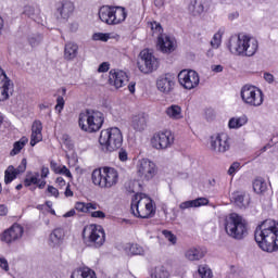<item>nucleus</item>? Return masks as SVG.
I'll return each mask as SVG.
<instances>
[{
    "label": "nucleus",
    "instance_id": "nucleus-1",
    "mask_svg": "<svg viewBox=\"0 0 278 278\" xmlns=\"http://www.w3.org/2000/svg\"><path fill=\"white\" fill-rule=\"evenodd\" d=\"M254 239L265 253L278 251V222L275 219L263 220L254 231Z\"/></svg>",
    "mask_w": 278,
    "mask_h": 278
},
{
    "label": "nucleus",
    "instance_id": "nucleus-2",
    "mask_svg": "<svg viewBox=\"0 0 278 278\" xmlns=\"http://www.w3.org/2000/svg\"><path fill=\"white\" fill-rule=\"evenodd\" d=\"M227 48L232 55L253 58L257 53V49H260V42L249 35H233L229 38Z\"/></svg>",
    "mask_w": 278,
    "mask_h": 278
},
{
    "label": "nucleus",
    "instance_id": "nucleus-3",
    "mask_svg": "<svg viewBox=\"0 0 278 278\" xmlns=\"http://www.w3.org/2000/svg\"><path fill=\"white\" fill-rule=\"evenodd\" d=\"M105 123L103 113L97 110H85L78 115V127L86 134H97Z\"/></svg>",
    "mask_w": 278,
    "mask_h": 278
},
{
    "label": "nucleus",
    "instance_id": "nucleus-4",
    "mask_svg": "<svg viewBox=\"0 0 278 278\" xmlns=\"http://www.w3.org/2000/svg\"><path fill=\"white\" fill-rule=\"evenodd\" d=\"M224 226L227 236L233 240H243L249 233L247 219H243L242 216L237 213H231L226 217Z\"/></svg>",
    "mask_w": 278,
    "mask_h": 278
},
{
    "label": "nucleus",
    "instance_id": "nucleus-5",
    "mask_svg": "<svg viewBox=\"0 0 278 278\" xmlns=\"http://www.w3.org/2000/svg\"><path fill=\"white\" fill-rule=\"evenodd\" d=\"M130 210L137 218H151L155 214V203L144 193L132 197Z\"/></svg>",
    "mask_w": 278,
    "mask_h": 278
},
{
    "label": "nucleus",
    "instance_id": "nucleus-6",
    "mask_svg": "<svg viewBox=\"0 0 278 278\" xmlns=\"http://www.w3.org/2000/svg\"><path fill=\"white\" fill-rule=\"evenodd\" d=\"M99 143L102 151L112 153L117 151L123 147V132L118 127H111L104 130H101Z\"/></svg>",
    "mask_w": 278,
    "mask_h": 278
},
{
    "label": "nucleus",
    "instance_id": "nucleus-7",
    "mask_svg": "<svg viewBox=\"0 0 278 278\" xmlns=\"http://www.w3.org/2000/svg\"><path fill=\"white\" fill-rule=\"evenodd\" d=\"M91 180L93 186H98V188H114L118 184V170L114 167L94 169L91 174Z\"/></svg>",
    "mask_w": 278,
    "mask_h": 278
},
{
    "label": "nucleus",
    "instance_id": "nucleus-8",
    "mask_svg": "<svg viewBox=\"0 0 278 278\" xmlns=\"http://www.w3.org/2000/svg\"><path fill=\"white\" fill-rule=\"evenodd\" d=\"M83 240L91 249H101L105 244V230L103 226L91 224L84 228Z\"/></svg>",
    "mask_w": 278,
    "mask_h": 278
},
{
    "label": "nucleus",
    "instance_id": "nucleus-9",
    "mask_svg": "<svg viewBox=\"0 0 278 278\" xmlns=\"http://www.w3.org/2000/svg\"><path fill=\"white\" fill-rule=\"evenodd\" d=\"M99 18L106 25H121L127 18V10L123 7H102L99 11Z\"/></svg>",
    "mask_w": 278,
    "mask_h": 278
},
{
    "label": "nucleus",
    "instance_id": "nucleus-10",
    "mask_svg": "<svg viewBox=\"0 0 278 278\" xmlns=\"http://www.w3.org/2000/svg\"><path fill=\"white\" fill-rule=\"evenodd\" d=\"M240 97L248 108H262L264 105V91L257 86L244 85L240 90Z\"/></svg>",
    "mask_w": 278,
    "mask_h": 278
},
{
    "label": "nucleus",
    "instance_id": "nucleus-11",
    "mask_svg": "<svg viewBox=\"0 0 278 278\" xmlns=\"http://www.w3.org/2000/svg\"><path fill=\"white\" fill-rule=\"evenodd\" d=\"M150 144L156 151H168L175 144V134L170 129L159 130L152 135Z\"/></svg>",
    "mask_w": 278,
    "mask_h": 278
},
{
    "label": "nucleus",
    "instance_id": "nucleus-12",
    "mask_svg": "<svg viewBox=\"0 0 278 278\" xmlns=\"http://www.w3.org/2000/svg\"><path fill=\"white\" fill-rule=\"evenodd\" d=\"M210 149L217 155H223L231 149V137L227 132H216L210 137Z\"/></svg>",
    "mask_w": 278,
    "mask_h": 278
},
{
    "label": "nucleus",
    "instance_id": "nucleus-13",
    "mask_svg": "<svg viewBox=\"0 0 278 278\" xmlns=\"http://www.w3.org/2000/svg\"><path fill=\"white\" fill-rule=\"evenodd\" d=\"M137 66L140 73L149 75V73L157 71V68L160 67V60L155 58L153 52L146 49L140 52L137 61Z\"/></svg>",
    "mask_w": 278,
    "mask_h": 278
},
{
    "label": "nucleus",
    "instance_id": "nucleus-14",
    "mask_svg": "<svg viewBox=\"0 0 278 278\" xmlns=\"http://www.w3.org/2000/svg\"><path fill=\"white\" fill-rule=\"evenodd\" d=\"M136 170L141 181H151L157 175V165L149 159H140L136 164Z\"/></svg>",
    "mask_w": 278,
    "mask_h": 278
},
{
    "label": "nucleus",
    "instance_id": "nucleus-15",
    "mask_svg": "<svg viewBox=\"0 0 278 278\" xmlns=\"http://www.w3.org/2000/svg\"><path fill=\"white\" fill-rule=\"evenodd\" d=\"M178 83L185 90H194L201 84V76L194 70H182L178 74Z\"/></svg>",
    "mask_w": 278,
    "mask_h": 278
},
{
    "label": "nucleus",
    "instance_id": "nucleus-16",
    "mask_svg": "<svg viewBox=\"0 0 278 278\" xmlns=\"http://www.w3.org/2000/svg\"><path fill=\"white\" fill-rule=\"evenodd\" d=\"M14 94V83L0 67V101H8Z\"/></svg>",
    "mask_w": 278,
    "mask_h": 278
},
{
    "label": "nucleus",
    "instance_id": "nucleus-17",
    "mask_svg": "<svg viewBox=\"0 0 278 278\" xmlns=\"http://www.w3.org/2000/svg\"><path fill=\"white\" fill-rule=\"evenodd\" d=\"M23 226L21 224H13L9 229L4 230L1 235V241L5 244H13L23 238L24 233Z\"/></svg>",
    "mask_w": 278,
    "mask_h": 278
},
{
    "label": "nucleus",
    "instance_id": "nucleus-18",
    "mask_svg": "<svg viewBox=\"0 0 278 278\" xmlns=\"http://www.w3.org/2000/svg\"><path fill=\"white\" fill-rule=\"evenodd\" d=\"M156 88L163 94H170V91L175 90V76L173 74L161 75L156 79Z\"/></svg>",
    "mask_w": 278,
    "mask_h": 278
},
{
    "label": "nucleus",
    "instance_id": "nucleus-19",
    "mask_svg": "<svg viewBox=\"0 0 278 278\" xmlns=\"http://www.w3.org/2000/svg\"><path fill=\"white\" fill-rule=\"evenodd\" d=\"M129 81V76L127 73L121 70H111L109 74V84L114 86L118 90V88H123V86L127 85Z\"/></svg>",
    "mask_w": 278,
    "mask_h": 278
},
{
    "label": "nucleus",
    "instance_id": "nucleus-20",
    "mask_svg": "<svg viewBox=\"0 0 278 278\" xmlns=\"http://www.w3.org/2000/svg\"><path fill=\"white\" fill-rule=\"evenodd\" d=\"M157 47L162 53H173L177 49L175 37L163 34L157 37Z\"/></svg>",
    "mask_w": 278,
    "mask_h": 278
},
{
    "label": "nucleus",
    "instance_id": "nucleus-21",
    "mask_svg": "<svg viewBox=\"0 0 278 278\" xmlns=\"http://www.w3.org/2000/svg\"><path fill=\"white\" fill-rule=\"evenodd\" d=\"M210 8L208 0H191L189 4V11L193 16H201L203 12H207Z\"/></svg>",
    "mask_w": 278,
    "mask_h": 278
},
{
    "label": "nucleus",
    "instance_id": "nucleus-22",
    "mask_svg": "<svg viewBox=\"0 0 278 278\" xmlns=\"http://www.w3.org/2000/svg\"><path fill=\"white\" fill-rule=\"evenodd\" d=\"M149 117L144 113L134 115L130 121V126L135 131L142 132L147 129Z\"/></svg>",
    "mask_w": 278,
    "mask_h": 278
},
{
    "label": "nucleus",
    "instance_id": "nucleus-23",
    "mask_svg": "<svg viewBox=\"0 0 278 278\" xmlns=\"http://www.w3.org/2000/svg\"><path fill=\"white\" fill-rule=\"evenodd\" d=\"M206 253L207 251L201 247H191L185 251V257L189 262H199L205 257Z\"/></svg>",
    "mask_w": 278,
    "mask_h": 278
},
{
    "label": "nucleus",
    "instance_id": "nucleus-24",
    "mask_svg": "<svg viewBox=\"0 0 278 278\" xmlns=\"http://www.w3.org/2000/svg\"><path fill=\"white\" fill-rule=\"evenodd\" d=\"M38 142H42V122L35 121L31 126L30 147H36Z\"/></svg>",
    "mask_w": 278,
    "mask_h": 278
},
{
    "label": "nucleus",
    "instance_id": "nucleus-25",
    "mask_svg": "<svg viewBox=\"0 0 278 278\" xmlns=\"http://www.w3.org/2000/svg\"><path fill=\"white\" fill-rule=\"evenodd\" d=\"M79 53V46L73 41H68L64 47V60L67 62H73Z\"/></svg>",
    "mask_w": 278,
    "mask_h": 278
},
{
    "label": "nucleus",
    "instance_id": "nucleus-26",
    "mask_svg": "<svg viewBox=\"0 0 278 278\" xmlns=\"http://www.w3.org/2000/svg\"><path fill=\"white\" fill-rule=\"evenodd\" d=\"M165 114L169 121H181L184 118V110L179 104H172L167 106Z\"/></svg>",
    "mask_w": 278,
    "mask_h": 278
},
{
    "label": "nucleus",
    "instance_id": "nucleus-27",
    "mask_svg": "<svg viewBox=\"0 0 278 278\" xmlns=\"http://www.w3.org/2000/svg\"><path fill=\"white\" fill-rule=\"evenodd\" d=\"M64 229L62 228H55L49 237V244L50 247H60L62 242H64Z\"/></svg>",
    "mask_w": 278,
    "mask_h": 278
},
{
    "label": "nucleus",
    "instance_id": "nucleus-28",
    "mask_svg": "<svg viewBox=\"0 0 278 278\" xmlns=\"http://www.w3.org/2000/svg\"><path fill=\"white\" fill-rule=\"evenodd\" d=\"M207 203H210L207 198H198L195 200L181 202L179 207L180 210H190V207H203V205H207Z\"/></svg>",
    "mask_w": 278,
    "mask_h": 278
},
{
    "label": "nucleus",
    "instance_id": "nucleus-29",
    "mask_svg": "<svg viewBox=\"0 0 278 278\" xmlns=\"http://www.w3.org/2000/svg\"><path fill=\"white\" fill-rule=\"evenodd\" d=\"M58 12L62 18H68L75 12V4L68 0H64L61 2V7L58 8Z\"/></svg>",
    "mask_w": 278,
    "mask_h": 278
},
{
    "label": "nucleus",
    "instance_id": "nucleus-30",
    "mask_svg": "<svg viewBox=\"0 0 278 278\" xmlns=\"http://www.w3.org/2000/svg\"><path fill=\"white\" fill-rule=\"evenodd\" d=\"M249 123V116L241 115V116H233L228 121V128L230 129H241Z\"/></svg>",
    "mask_w": 278,
    "mask_h": 278
},
{
    "label": "nucleus",
    "instance_id": "nucleus-31",
    "mask_svg": "<svg viewBox=\"0 0 278 278\" xmlns=\"http://www.w3.org/2000/svg\"><path fill=\"white\" fill-rule=\"evenodd\" d=\"M71 278H97V274L94 273V270L85 267L74 270Z\"/></svg>",
    "mask_w": 278,
    "mask_h": 278
},
{
    "label": "nucleus",
    "instance_id": "nucleus-32",
    "mask_svg": "<svg viewBox=\"0 0 278 278\" xmlns=\"http://www.w3.org/2000/svg\"><path fill=\"white\" fill-rule=\"evenodd\" d=\"M75 210H77V212L88 214V212H92V210H99V204L96 202H77L75 204Z\"/></svg>",
    "mask_w": 278,
    "mask_h": 278
},
{
    "label": "nucleus",
    "instance_id": "nucleus-33",
    "mask_svg": "<svg viewBox=\"0 0 278 278\" xmlns=\"http://www.w3.org/2000/svg\"><path fill=\"white\" fill-rule=\"evenodd\" d=\"M232 199L238 207H247L249 205V197L240 191L232 193Z\"/></svg>",
    "mask_w": 278,
    "mask_h": 278
},
{
    "label": "nucleus",
    "instance_id": "nucleus-34",
    "mask_svg": "<svg viewBox=\"0 0 278 278\" xmlns=\"http://www.w3.org/2000/svg\"><path fill=\"white\" fill-rule=\"evenodd\" d=\"M125 252L127 255H144V248L138 243L127 244Z\"/></svg>",
    "mask_w": 278,
    "mask_h": 278
},
{
    "label": "nucleus",
    "instance_id": "nucleus-35",
    "mask_svg": "<svg viewBox=\"0 0 278 278\" xmlns=\"http://www.w3.org/2000/svg\"><path fill=\"white\" fill-rule=\"evenodd\" d=\"M253 190L256 192V194H264V192L268 190V185L263 178H256L253 181Z\"/></svg>",
    "mask_w": 278,
    "mask_h": 278
},
{
    "label": "nucleus",
    "instance_id": "nucleus-36",
    "mask_svg": "<svg viewBox=\"0 0 278 278\" xmlns=\"http://www.w3.org/2000/svg\"><path fill=\"white\" fill-rule=\"evenodd\" d=\"M27 142H29V139H27V137H22L18 141H16L13 144V149L11 150L10 155H18V153L23 151Z\"/></svg>",
    "mask_w": 278,
    "mask_h": 278
},
{
    "label": "nucleus",
    "instance_id": "nucleus-37",
    "mask_svg": "<svg viewBox=\"0 0 278 278\" xmlns=\"http://www.w3.org/2000/svg\"><path fill=\"white\" fill-rule=\"evenodd\" d=\"M39 179H40V174L38 172L28 173L24 180V186L26 188H29V186H36V184H38Z\"/></svg>",
    "mask_w": 278,
    "mask_h": 278
},
{
    "label": "nucleus",
    "instance_id": "nucleus-38",
    "mask_svg": "<svg viewBox=\"0 0 278 278\" xmlns=\"http://www.w3.org/2000/svg\"><path fill=\"white\" fill-rule=\"evenodd\" d=\"M18 174L16 173V168L14 166L10 165L5 172H4V184H12L14 179H16V176Z\"/></svg>",
    "mask_w": 278,
    "mask_h": 278
},
{
    "label": "nucleus",
    "instance_id": "nucleus-39",
    "mask_svg": "<svg viewBox=\"0 0 278 278\" xmlns=\"http://www.w3.org/2000/svg\"><path fill=\"white\" fill-rule=\"evenodd\" d=\"M225 31L223 29H219L218 33H215L212 40H211V47L213 49H218L220 45H223V35Z\"/></svg>",
    "mask_w": 278,
    "mask_h": 278
},
{
    "label": "nucleus",
    "instance_id": "nucleus-40",
    "mask_svg": "<svg viewBox=\"0 0 278 278\" xmlns=\"http://www.w3.org/2000/svg\"><path fill=\"white\" fill-rule=\"evenodd\" d=\"M169 277H170V273L164 266L155 267L154 273L152 274V278H169Z\"/></svg>",
    "mask_w": 278,
    "mask_h": 278
},
{
    "label": "nucleus",
    "instance_id": "nucleus-41",
    "mask_svg": "<svg viewBox=\"0 0 278 278\" xmlns=\"http://www.w3.org/2000/svg\"><path fill=\"white\" fill-rule=\"evenodd\" d=\"M198 273L201 278H213L214 277L212 269L207 265H200L198 268Z\"/></svg>",
    "mask_w": 278,
    "mask_h": 278
},
{
    "label": "nucleus",
    "instance_id": "nucleus-42",
    "mask_svg": "<svg viewBox=\"0 0 278 278\" xmlns=\"http://www.w3.org/2000/svg\"><path fill=\"white\" fill-rule=\"evenodd\" d=\"M149 27L152 31V36H157V38H160V36H164V34H162L164 29L162 28V25L160 23L151 22L149 24Z\"/></svg>",
    "mask_w": 278,
    "mask_h": 278
},
{
    "label": "nucleus",
    "instance_id": "nucleus-43",
    "mask_svg": "<svg viewBox=\"0 0 278 278\" xmlns=\"http://www.w3.org/2000/svg\"><path fill=\"white\" fill-rule=\"evenodd\" d=\"M110 38H112V34L110 33H94L92 35V40H100L101 42H108V40H110Z\"/></svg>",
    "mask_w": 278,
    "mask_h": 278
},
{
    "label": "nucleus",
    "instance_id": "nucleus-44",
    "mask_svg": "<svg viewBox=\"0 0 278 278\" xmlns=\"http://www.w3.org/2000/svg\"><path fill=\"white\" fill-rule=\"evenodd\" d=\"M56 175H64V177H67L68 179H73V174L71 173V169L67 168L65 165H62L61 167H58L55 169Z\"/></svg>",
    "mask_w": 278,
    "mask_h": 278
},
{
    "label": "nucleus",
    "instance_id": "nucleus-45",
    "mask_svg": "<svg viewBox=\"0 0 278 278\" xmlns=\"http://www.w3.org/2000/svg\"><path fill=\"white\" fill-rule=\"evenodd\" d=\"M163 236H165L166 240L170 242V244H177V236L170 232V230H163Z\"/></svg>",
    "mask_w": 278,
    "mask_h": 278
},
{
    "label": "nucleus",
    "instance_id": "nucleus-46",
    "mask_svg": "<svg viewBox=\"0 0 278 278\" xmlns=\"http://www.w3.org/2000/svg\"><path fill=\"white\" fill-rule=\"evenodd\" d=\"M28 42H29L30 47H38V45H40V42H42V36L34 35V36L29 37Z\"/></svg>",
    "mask_w": 278,
    "mask_h": 278
},
{
    "label": "nucleus",
    "instance_id": "nucleus-47",
    "mask_svg": "<svg viewBox=\"0 0 278 278\" xmlns=\"http://www.w3.org/2000/svg\"><path fill=\"white\" fill-rule=\"evenodd\" d=\"M64 104H65L64 97L59 96L56 98V105H55V110L56 112H59V114L64 110Z\"/></svg>",
    "mask_w": 278,
    "mask_h": 278
},
{
    "label": "nucleus",
    "instance_id": "nucleus-48",
    "mask_svg": "<svg viewBox=\"0 0 278 278\" xmlns=\"http://www.w3.org/2000/svg\"><path fill=\"white\" fill-rule=\"evenodd\" d=\"M27 170V159H23L20 166L15 168V173L21 175V173H25Z\"/></svg>",
    "mask_w": 278,
    "mask_h": 278
},
{
    "label": "nucleus",
    "instance_id": "nucleus-49",
    "mask_svg": "<svg viewBox=\"0 0 278 278\" xmlns=\"http://www.w3.org/2000/svg\"><path fill=\"white\" fill-rule=\"evenodd\" d=\"M35 12H36V10L34 9V7H31V5L24 7L23 14L25 16H28V18H31L34 16Z\"/></svg>",
    "mask_w": 278,
    "mask_h": 278
},
{
    "label": "nucleus",
    "instance_id": "nucleus-50",
    "mask_svg": "<svg viewBox=\"0 0 278 278\" xmlns=\"http://www.w3.org/2000/svg\"><path fill=\"white\" fill-rule=\"evenodd\" d=\"M47 192H48L49 197H54L55 199H58L60 197V191L58 190V188H55L53 186H48Z\"/></svg>",
    "mask_w": 278,
    "mask_h": 278
},
{
    "label": "nucleus",
    "instance_id": "nucleus-51",
    "mask_svg": "<svg viewBox=\"0 0 278 278\" xmlns=\"http://www.w3.org/2000/svg\"><path fill=\"white\" fill-rule=\"evenodd\" d=\"M239 169H240V163L239 162H235L229 167L228 175H236V173H238Z\"/></svg>",
    "mask_w": 278,
    "mask_h": 278
},
{
    "label": "nucleus",
    "instance_id": "nucleus-52",
    "mask_svg": "<svg viewBox=\"0 0 278 278\" xmlns=\"http://www.w3.org/2000/svg\"><path fill=\"white\" fill-rule=\"evenodd\" d=\"M263 79H265L267 84H275V76L271 73L265 72L263 74Z\"/></svg>",
    "mask_w": 278,
    "mask_h": 278
},
{
    "label": "nucleus",
    "instance_id": "nucleus-53",
    "mask_svg": "<svg viewBox=\"0 0 278 278\" xmlns=\"http://www.w3.org/2000/svg\"><path fill=\"white\" fill-rule=\"evenodd\" d=\"M0 268H2V270H5V273L10 270V264L8 263V260H5V257H0Z\"/></svg>",
    "mask_w": 278,
    "mask_h": 278
},
{
    "label": "nucleus",
    "instance_id": "nucleus-54",
    "mask_svg": "<svg viewBox=\"0 0 278 278\" xmlns=\"http://www.w3.org/2000/svg\"><path fill=\"white\" fill-rule=\"evenodd\" d=\"M110 71V63L104 62L101 63L100 66L98 67V73H108Z\"/></svg>",
    "mask_w": 278,
    "mask_h": 278
},
{
    "label": "nucleus",
    "instance_id": "nucleus-55",
    "mask_svg": "<svg viewBox=\"0 0 278 278\" xmlns=\"http://www.w3.org/2000/svg\"><path fill=\"white\" fill-rule=\"evenodd\" d=\"M118 159L121 162H127V160H129V156L127 154V151L126 150H119L118 152Z\"/></svg>",
    "mask_w": 278,
    "mask_h": 278
},
{
    "label": "nucleus",
    "instance_id": "nucleus-56",
    "mask_svg": "<svg viewBox=\"0 0 278 278\" xmlns=\"http://www.w3.org/2000/svg\"><path fill=\"white\" fill-rule=\"evenodd\" d=\"M92 218H105V213L102 211H96L91 213Z\"/></svg>",
    "mask_w": 278,
    "mask_h": 278
},
{
    "label": "nucleus",
    "instance_id": "nucleus-57",
    "mask_svg": "<svg viewBox=\"0 0 278 278\" xmlns=\"http://www.w3.org/2000/svg\"><path fill=\"white\" fill-rule=\"evenodd\" d=\"M41 179H47V177H49V167H41V175H40Z\"/></svg>",
    "mask_w": 278,
    "mask_h": 278
},
{
    "label": "nucleus",
    "instance_id": "nucleus-58",
    "mask_svg": "<svg viewBox=\"0 0 278 278\" xmlns=\"http://www.w3.org/2000/svg\"><path fill=\"white\" fill-rule=\"evenodd\" d=\"M0 216H8V206L0 204Z\"/></svg>",
    "mask_w": 278,
    "mask_h": 278
},
{
    "label": "nucleus",
    "instance_id": "nucleus-59",
    "mask_svg": "<svg viewBox=\"0 0 278 278\" xmlns=\"http://www.w3.org/2000/svg\"><path fill=\"white\" fill-rule=\"evenodd\" d=\"M223 65H212L211 70L213 71V73H223Z\"/></svg>",
    "mask_w": 278,
    "mask_h": 278
},
{
    "label": "nucleus",
    "instance_id": "nucleus-60",
    "mask_svg": "<svg viewBox=\"0 0 278 278\" xmlns=\"http://www.w3.org/2000/svg\"><path fill=\"white\" fill-rule=\"evenodd\" d=\"M56 184H58V186L61 187V188H64V187L67 186V185H66V180H64V178H62V177H58V178H56Z\"/></svg>",
    "mask_w": 278,
    "mask_h": 278
},
{
    "label": "nucleus",
    "instance_id": "nucleus-61",
    "mask_svg": "<svg viewBox=\"0 0 278 278\" xmlns=\"http://www.w3.org/2000/svg\"><path fill=\"white\" fill-rule=\"evenodd\" d=\"M35 186H37V188H39V190H42L47 186V180H40V178H39L38 184H36Z\"/></svg>",
    "mask_w": 278,
    "mask_h": 278
},
{
    "label": "nucleus",
    "instance_id": "nucleus-62",
    "mask_svg": "<svg viewBox=\"0 0 278 278\" xmlns=\"http://www.w3.org/2000/svg\"><path fill=\"white\" fill-rule=\"evenodd\" d=\"M128 90H129L130 94H134L136 92V83H130L128 85Z\"/></svg>",
    "mask_w": 278,
    "mask_h": 278
},
{
    "label": "nucleus",
    "instance_id": "nucleus-63",
    "mask_svg": "<svg viewBox=\"0 0 278 278\" xmlns=\"http://www.w3.org/2000/svg\"><path fill=\"white\" fill-rule=\"evenodd\" d=\"M65 197H73V190H71V185L65 188Z\"/></svg>",
    "mask_w": 278,
    "mask_h": 278
},
{
    "label": "nucleus",
    "instance_id": "nucleus-64",
    "mask_svg": "<svg viewBox=\"0 0 278 278\" xmlns=\"http://www.w3.org/2000/svg\"><path fill=\"white\" fill-rule=\"evenodd\" d=\"M164 1L165 0H154V5L156 8H164Z\"/></svg>",
    "mask_w": 278,
    "mask_h": 278
}]
</instances>
